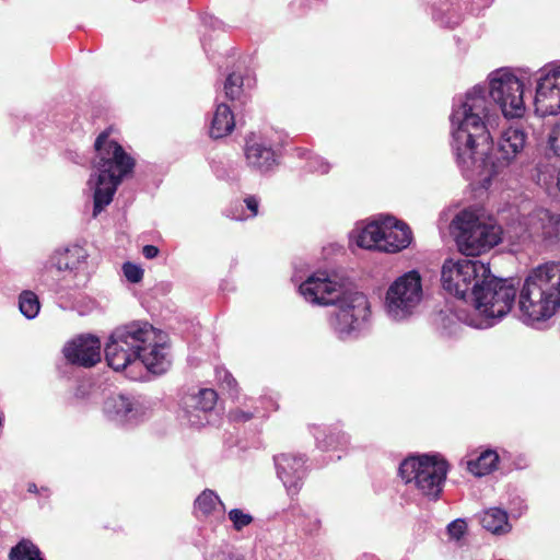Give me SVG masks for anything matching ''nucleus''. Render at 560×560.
<instances>
[{
    "label": "nucleus",
    "mask_w": 560,
    "mask_h": 560,
    "mask_svg": "<svg viewBox=\"0 0 560 560\" xmlns=\"http://www.w3.org/2000/svg\"><path fill=\"white\" fill-rule=\"evenodd\" d=\"M499 116L490 113L486 91L474 86L455 104L451 115L452 150L465 177L489 180L524 153L527 135L521 127L502 131L494 160L487 156L492 140L491 130Z\"/></svg>",
    "instance_id": "obj_1"
},
{
    "label": "nucleus",
    "mask_w": 560,
    "mask_h": 560,
    "mask_svg": "<svg viewBox=\"0 0 560 560\" xmlns=\"http://www.w3.org/2000/svg\"><path fill=\"white\" fill-rule=\"evenodd\" d=\"M301 295L316 305H337L329 317V325L341 340L357 337L365 327L370 306L364 294L351 291L345 281L326 272L310 276L299 287Z\"/></svg>",
    "instance_id": "obj_2"
},
{
    "label": "nucleus",
    "mask_w": 560,
    "mask_h": 560,
    "mask_svg": "<svg viewBox=\"0 0 560 560\" xmlns=\"http://www.w3.org/2000/svg\"><path fill=\"white\" fill-rule=\"evenodd\" d=\"M166 336L148 322L117 327L105 347L108 365L120 371L139 360L151 373L162 374L171 366Z\"/></svg>",
    "instance_id": "obj_3"
},
{
    "label": "nucleus",
    "mask_w": 560,
    "mask_h": 560,
    "mask_svg": "<svg viewBox=\"0 0 560 560\" xmlns=\"http://www.w3.org/2000/svg\"><path fill=\"white\" fill-rule=\"evenodd\" d=\"M96 155L93 161L94 173L89 179L93 192V217H97L108 206L122 182L132 172L135 160L116 141L102 132L94 143Z\"/></svg>",
    "instance_id": "obj_4"
},
{
    "label": "nucleus",
    "mask_w": 560,
    "mask_h": 560,
    "mask_svg": "<svg viewBox=\"0 0 560 560\" xmlns=\"http://www.w3.org/2000/svg\"><path fill=\"white\" fill-rule=\"evenodd\" d=\"M518 307L529 325L545 322L560 310V262H546L529 271L520 290Z\"/></svg>",
    "instance_id": "obj_5"
},
{
    "label": "nucleus",
    "mask_w": 560,
    "mask_h": 560,
    "mask_svg": "<svg viewBox=\"0 0 560 560\" xmlns=\"http://www.w3.org/2000/svg\"><path fill=\"white\" fill-rule=\"evenodd\" d=\"M470 292V303L485 317V326H493L497 319L505 316L512 308L517 293L513 279H500L489 273L479 280Z\"/></svg>",
    "instance_id": "obj_6"
},
{
    "label": "nucleus",
    "mask_w": 560,
    "mask_h": 560,
    "mask_svg": "<svg viewBox=\"0 0 560 560\" xmlns=\"http://www.w3.org/2000/svg\"><path fill=\"white\" fill-rule=\"evenodd\" d=\"M451 228L459 250L466 256H477L501 241L502 229L470 209L460 211Z\"/></svg>",
    "instance_id": "obj_7"
},
{
    "label": "nucleus",
    "mask_w": 560,
    "mask_h": 560,
    "mask_svg": "<svg viewBox=\"0 0 560 560\" xmlns=\"http://www.w3.org/2000/svg\"><path fill=\"white\" fill-rule=\"evenodd\" d=\"M448 465L438 455L412 456L399 466V475L406 485L412 486L429 500H438L443 491Z\"/></svg>",
    "instance_id": "obj_8"
},
{
    "label": "nucleus",
    "mask_w": 560,
    "mask_h": 560,
    "mask_svg": "<svg viewBox=\"0 0 560 560\" xmlns=\"http://www.w3.org/2000/svg\"><path fill=\"white\" fill-rule=\"evenodd\" d=\"M422 298L420 273L417 270L408 271L388 287L384 302L385 313L392 320H406L417 312Z\"/></svg>",
    "instance_id": "obj_9"
},
{
    "label": "nucleus",
    "mask_w": 560,
    "mask_h": 560,
    "mask_svg": "<svg viewBox=\"0 0 560 560\" xmlns=\"http://www.w3.org/2000/svg\"><path fill=\"white\" fill-rule=\"evenodd\" d=\"M486 91L488 108L491 113L488 96L499 106L505 118H518L525 113L523 98L524 84L508 70L501 69L492 72L489 89L478 85Z\"/></svg>",
    "instance_id": "obj_10"
},
{
    "label": "nucleus",
    "mask_w": 560,
    "mask_h": 560,
    "mask_svg": "<svg viewBox=\"0 0 560 560\" xmlns=\"http://www.w3.org/2000/svg\"><path fill=\"white\" fill-rule=\"evenodd\" d=\"M489 273V265L477 259H446L441 270L443 289L457 299L468 302L475 284Z\"/></svg>",
    "instance_id": "obj_11"
},
{
    "label": "nucleus",
    "mask_w": 560,
    "mask_h": 560,
    "mask_svg": "<svg viewBox=\"0 0 560 560\" xmlns=\"http://www.w3.org/2000/svg\"><path fill=\"white\" fill-rule=\"evenodd\" d=\"M521 233L516 236L521 240L553 245L560 242V214L539 208L532 211L520 223Z\"/></svg>",
    "instance_id": "obj_12"
},
{
    "label": "nucleus",
    "mask_w": 560,
    "mask_h": 560,
    "mask_svg": "<svg viewBox=\"0 0 560 560\" xmlns=\"http://www.w3.org/2000/svg\"><path fill=\"white\" fill-rule=\"evenodd\" d=\"M535 105L542 116L560 113V63L547 65L538 71Z\"/></svg>",
    "instance_id": "obj_13"
},
{
    "label": "nucleus",
    "mask_w": 560,
    "mask_h": 560,
    "mask_svg": "<svg viewBox=\"0 0 560 560\" xmlns=\"http://www.w3.org/2000/svg\"><path fill=\"white\" fill-rule=\"evenodd\" d=\"M106 417L117 424H136L148 413L143 402L125 395H113L104 402Z\"/></svg>",
    "instance_id": "obj_14"
},
{
    "label": "nucleus",
    "mask_w": 560,
    "mask_h": 560,
    "mask_svg": "<svg viewBox=\"0 0 560 560\" xmlns=\"http://www.w3.org/2000/svg\"><path fill=\"white\" fill-rule=\"evenodd\" d=\"M63 354L71 364L91 368L101 361V342L94 336H80L65 346Z\"/></svg>",
    "instance_id": "obj_15"
},
{
    "label": "nucleus",
    "mask_w": 560,
    "mask_h": 560,
    "mask_svg": "<svg viewBox=\"0 0 560 560\" xmlns=\"http://www.w3.org/2000/svg\"><path fill=\"white\" fill-rule=\"evenodd\" d=\"M303 456L283 453L275 456L277 475L291 494L298 493L305 476Z\"/></svg>",
    "instance_id": "obj_16"
},
{
    "label": "nucleus",
    "mask_w": 560,
    "mask_h": 560,
    "mask_svg": "<svg viewBox=\"0 0 560 560\" xmlns=\"http://www.w3.org/2000/svg\"><path fill=\"white\" fill-rule=\"evenodd\" d=\"M412 233L409 226L393 217L382 218L381 252L398 253L409 246Z\"/></svg>",
    "instance_id": "obj_17"
},
{
    "label": "nucleus",
    "mask_w": 560,
    "mask_h": 560,
    "mask_svg": "<svg viewBox=\"0 0 560 560\" xmlns=\"http://www.w3.org/2000/svg\"><path fill=\"white\" fill-rule=\"evenodd\" d=\"M245 158L249 167L260 172L269 171L276 163V155L271 145L254 136L246 140Z\"/></svg>",
    "instance_id": "obj_18"
},
{
    "label": "nucleus",
    "mask_w": 560,
    "mask_h": 560,
    "mask_svg": "<svg viewBox=\"0 0 560 560\" xmlns=\"http://www.w3.org/2000/svg\"><path fill=\"white\" fill-rule=\"evenodd\" d=\"M217 398V393L210 388H203L190 395L185 401L189 422L192 424L208 422L207 413L214 408Z\"/></svg>",
    "instance_id": "obj_19"
},
{
    "label": "nucleus",
    "mask_w": 560,
    "mask_h": 560,
    "mask_svg": "<svg viewBox=\"0 0 560 560\" xmlns=\"http://www.w3.org/2000/svg\"><path fill=\"white\" fill-rule=\"evenodd\" d=\"M86 258V250L79 245H73L61 250H56L50 261L51 266L58 271H75L85 264Z\"/></svg>",
    "instance_id": "obj_20"
},
{
    "label": "nucleus",
    "mask_w": 560,
    "mask_h": 560,
    "mask_svg": "<svg viewBox=\"0 0 560 560\" xmlns=\"http://www.w3.org/2000/svg\"><path fill=\"white\" fill-rule=\"evenodd\" d=\"M351 238L361 248L381 250L382 219L370 222L362 229L353 231Z\"/></svg>",
    "instance_id": "obj_21"
},
{
    "label": "nucleus",
    "mask_w": 560,
    "mask_h": 560,
    "mask_svg": "<svg viewBox=\"0 0 560 560\" xmlns=\"http://www.w3.org/2000/svg\"><path fill=\"white\" fill-rule=\"evenodd\" d=\"M235 127L234 115L231 108L220 103L218 104L210 127V137L220 139L230 135Z\"/></svg>",
    "instance_id": "obj_22"
},
{
    "label": "nucleus",
    "mask_w": 560,
    "mask_h": 560,
    "mask_svg": "<svg viewBox=\"0 0 560 560\" xmlns=\"http://www.w3.org/2000/svg\"><path fill=\"white\" fill-rule=\"evenodd\" d=\"M499 455L495 451L486 450L476 459L467 462V469L477 477H482L495 469Z\"/></svg>",
    "instance_id": "obj_23"
},
{
    "label": "nucleus",
    "mask_w": 560,
    "mask_h": 560,
    "mask_svg": "<svg viewBox=\"0 0 560 560\" xmlns=\"http://www.w3.org/2000/svg\"><path fill=\"white\" fill-rule=\"evenodd\" d=\"M481 524L483 528L493 534H503L510 530L506 512L498 508L485 511L481 517Z\"/></svg>",
    "instance_id": "obj_24"
},
{
    "label": "nucleus",
    "mask_w": 560,
    "mask_h": 560,
    "mask_svg": "<svg viewBox=\"0 0 560 560\" xmlns=\"http://www.w3.org/2000/svg\"><path fill=\"white\" fill-rule=\"evenodd\" d=\"M195 509L202 515H209L214 512L220 514L224 513V504L219 499L218 494L212 490L202 491L195 501Z\"/></svg>",
    "instance_id": "obj_25"
},
{
    "label": "nucleus",
    "mask_w": 560,
    "mask_h": 560,
    "mask_svg": "<svg viewBox=\"0 0 560 560\" xmlns=\"http://www.w3.org/2000/svg\"><path fill=\"white\" fill-rule=\"evenodd\" d=\"M549 148L560 159V122L553 127L549 136ZM555 172L556 174H550L549 179H547L546 173L540 171L538 182H544L547 186L555 184L560 190V168H555Z\"/></svg>",
    "instance_id": "obj_26"
},
{
    "label": "nucleus",
    "mask_w": 560,
    "mask_h": 560,
    "mask_svg": "<svg viewBox=\"0 0 560 560\" xmlns=\"http://www.w3.org/2000/svg\"><path fill=\"white\" fill-rule=\"evenodd\" d=\"M317 446L323 451L336 450L348 444L349 438L341 431H331L329 434H315Z\"/></svg>",
    "instance_id": "obj_27"
},
{
    "label": "nucleus",
    "mask_w": 560,
    "mask_h": 560,
    "mask_svg": "<svg viewBox=\"0 0 560 560\" xmlns=\"http://www.w3.org/2000/svg\"><path fill=\"white\" fill-rule=\"evenodd\" d=\"M10 560H45L39 549L30 540H21L10 551Z\"/></svg>",
    "instance_id": "obj_28"
},
{
    "label": "nucleus",
    "mask_w": 560,
    "mask_h": 560,
    "mask_svg": "<svg viewBox=\"0 0 560 560\" xmlns=\"http://www.w3.org/2000/svg\"><path fill=\"white\" fill-rule=\"evenodd\" d=\"M19 307L21 313L28 319L37 316L40 304L37 295L32 291H23L19 298Z\"/></svg>",
    "instance_id": "obj_29"
},
{
    "label": "nucleus",
    "mask_w": 560,
    "mask_h": 560,
    "mask_svg": "<svg viewBox=\"0 0 560 560\" xmlns=\"http://www.w3.org/2000/svg\"><path fill=\"white\" fill-rule=\"evenodd\" d=\"M244 203L246 209L249 211L248 214L245 213L242 205H235L233 208H231L229 217H231L233 220L243 221L249 218H254L258 214L259 199L256 196H247L244 199Z\"/></svg>",
    "instance_id": "obj_30"
},
{
    "label": "nucleus",
    "mask_w": 560,
    "mask_h": 560,
    "mask_svg": "<svg viewBox=\"0 0 560 560\" xmlns=\"http://www.w3.org/2000/svg\"><path fill=\"white\" fill-rule=\"evenodd\" d=\"M243 79L240 74L231 73L224 82V93L230 100H236L242 94Z\"/></svg>",
    "instance_id": "obj_31"
},
{
    "label": "nucleus",
    "mask_w": 560,
    "mask_h": 560,
    "mask_svg": "<svg viewBox=\"0 0 560 560\" xmlns=\"http://www.w3.org/2000/svg\"><path fill=\"white\" fill-rule=\"evenodd\" d=\"M228 515L233 524V528L237 532L248 526L254 520L250 514L245 513L241 509H232Z\"/></svg>",
    "instance_id": "obj_32"
},
{
    "label": "nucleus",
    "mask_w": 560,
    "mask_h": 560,
    "mask_svg": "<svg viewBox=\"0 0 560 560\" xmlns=\"http://www.w3.org/2000/svg\"><path fill=\"white\" fill-rule=\"evenodd\" d=\"M122 271L126 279L132 283H138L143 278L142 268L131 262H125L122 266Z\"/></svg>",
    "instance_id": "obj_33"
},
{
    "label": "nucleus",
    "mask_w": 560,
    "mask_h": 560,
    "mask_svg": "<svg viewBox=\"0 0 560 560\" xmlns=\"http://www.w3.org/2000/svg\"><path fill=\"white\" fill-rule=\"evenodd\" d=\"M467 530V524L464 520L457 518L447 525V534L451 538L459 540Z\"/></svg>",
    "instance_id": "obj_34"
},
{
    "label": "nucleus",
    "mask_w": 560,
    "mask_h": 560,
    "mask_svg": "<svg viewBox=\"0 0 560 560\" xmlns=\"http://www.w3.org/2000/svg\"><path fill=\"white\" fill-rule=\"evenodd\" d=\"M308 167L311 171L319 172L322 174L328 173L330 168L329 164L320 158H313L310 161Z\"/></svg>",
    "instance_id": "obj_35"
},
{
    "label": "nucleus",
    "mask_w": 560,
    "mask_h": 560,
    "mask_svg": "<svg viewBox=\"0 0 560 560\" xmlns=\"http://www.w3.org/2000/svg\"><path fill=\"white\" fill-rule=\"evenodd\" d=\"M230 417L234 420V421H247L252 418V413H248V412H244L240 409H236V410H233L230 412Z\"/></svg>",
    "instance_id": "obj_36"
},
{
    "label": "nucleus",
    "mask_w": 560,
    "mask_h": 560,
    "mask_svg": "<svg viewBox=\"0 0 560 560\" xmlns=\"http://www.w3.org/2000/svg\"><path fill=\"white\" fill-rule=\"evenodd\" d=\"M142 254L147 259H153L159 255V248L154 245H145L142 248Z\"/></svg>",
    "instance_id": "obj_37"
},
{
    "label": "nucleus",
    "mask_w": 560,
    "mask_h": 560,
    "mask_svg": "<svg viewBox=\"0 0 560 560\" xmlns=\"http://www.w3.org/2000/svg\"><path fill=\"white\" fill-rule=\"evenodd\" d=\"M222 383L225 384L226 388H229L230 390L234 389V387L236 386L235 378L228 372H224Z\"/></svg>",
    "instance_id": "obj_38"
},
{
    "label": "nucleus",
    "mask_w": 560,
    "mask_h": 560,
    "mask_svg": "<svg viewBox=\"0 0 560 560\" xmlns=\"http://www.w3.org/2000/svg\"><path fill=\"white\" fill-rule=\"evenodd\" d=\"M210 560H237V559H232L228 553L225 552H218L215 555H212Z\"/></svg>",
    "instance_id": "obj_39"
},
{
    "label": "nucleus",
    "mask_w": 560,
    "mask_h": 560,
    "mask_svg": "<svg viewBox=\"0 0 560 560\" xmlns=\"http://www.w3.org/2000/svg\"><path fill=\"white\" fill-rule=\"evenodd\" d=\"M27 491L31 492V493H37L38 492V488L35 483H30L28 487H27Z\"/></svg>",
    "instance_id": "obj_40"
}]
</instances>
